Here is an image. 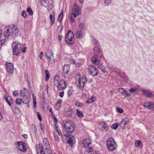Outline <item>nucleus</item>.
I'll use <instances>...</instances> for the list:
<instances>
[{
	"label": "nucleus",
	"instance_id": "nucleus-62",
	"mask_svg": "<svg viewBox=\"0 0 154 154\" xmlns=\"http://www.w3.org/2000/svg\"><path fill=\"white\" fill-rule=\"evenodd\" d=\"M43 52H41L39 55V57L41 59L43 57Z\"/></svg>",
	"mask_w": 154,
	"mask_h": 154
},
{
	"label": "nucleus",
	"instance_id": "nucleus-4",
	"mask_svg": "<svg viewBox=\"0 0 154 154\" xmlns=\"http://www.w3.org/2000/svg\"><path fill=\"white\" fill-rule=\"evenodd\" d=\"M63 127L66 131L68 133H69L74 131L75 125L72 122L68 121L64 124Z\"/></svg>",
	"mask_w": 154,
	"mask_h": 154
},
{
	"label": "nucleus",
	"instance_id": "nucleus-34",
	"mask_svg": "<svg viewBox=\"0 0 154 154\" xmlns=\"http://www.w3.org/2000/svg\"><path fill=\"white\" fill-rule=\"evenodd\" d=\"M23 102V99L19 98H17L16 100V103L18 105H20Z\"/></svg>",
	"mask_w": 154,
	"mask_h": 154
},
{
	"label": "nucleus",
	"instance_id": "nucleus-27",
	"mask_svg": "<svg viewBox=\"0 0 154 154\" xmlns=\"http://www.w3.org/2000/svg\"><path fill=\"white\" fill-rule=\"evenodd\" d=\"M95 100V97L92 96L91 98L89 99L88 100L86 101V103H91L94 101Z\"/></svg>",
	"mask_w": 154,
	"mask_h": 154
},
{
	"label": "nucleus",
	"instance_id": "nucleus-6",
	"mask_svg": "<svg viewBox=\"0 0 154 154\" xmlns=\"http://www.w3.org/2000/svg\"><path fill=\"white\" fill-rule=\"evenodd\" d=\"M106 144L109 150L112 151L116 149V145L113 138H109L106 141Z\"/></svg>",
	"mask_w": 154,
	"mask_h": 154
},
{
	"label": "nucleus",
	"instance_id": "nucleus-7",
	"mask_svg": "<svg viewBox=\"0 0 154 154\" xmlns=\"http://www.w3.org/2000/svg\"><path fill=\"white\" fill-rule=\"evenodd\" d=\"M75 38L73 32L70 30H68L66 36L65 37V41L69 44H73L74 42Z\"/></svg>",
	"mask_w": 154,
	"mask_h": 154
},
{
	"label": "nucleus",
	"instance_id": "nucleus-54",
	"mask_svg": "<svg viewBox=\"0 0 154 154\" xmlns=\"http://www.w3.org/2000/svg\"><path fill=\"white\" fill-rule=\"evenodd\" d=\"M40 126L41 128L42 131H43L44 130V125L42 124H40Z\"/></svg>",
	"mask_w": 154,
	"mask_h": 154
},
{
	"label": "nucleus",
	"instance_id": "nucleus-28",
	"mask_svg": "<svg viewBox=\"0 0 154 154\" xmlns=\"http://www.w3.org/2000/svg\"><path fill=\"white\" fill-rule=\"evenodd\" d=\"M36 148H38V149H39L40 153H41L44 151L43 146L42 143H39V145H36Z\"/></svg>",
	"mask_w": 154,
	"mask_h": 154
},
{
	"label": "nucleus",
	"instance_id": "nucleus-44",
	"mask_svg": "<svg viewBox=\"0 0 154 154\" xmlns=\"http://www.w3.org/2000/svg\"><path fill=\"white\" fill-rule=\"evenodd\" d=\"M92 42L94 44L98 45V42L94 38L92 39Z\"/></svg>",
	"mask_w": 154,
	"mask_h": 154
},
{
	"label": "nucleus",
	"instance_id": "nucleus-43",
	"mask_svg": "<svg viewBox=\"0 0 154 154\" xmlns=\"http://www.w3.org/2000/svg\"><path fill=\"white\" fill-rule=\"evenodd\" d=\"M105 4L106 6H108L112 2L111 0H105Z\"/></svg>",
	"mask_w": 154,
	"mask_h": 154
},
{
	"label": "nucleus",
	"instance_id": "nucleus-64",
	"mask_svg": "<svg viewBox=\"0 0 154 154\" xmlns=\"http://www.w3.org/2000/svg\"><path fill=\"white\" fill-rule=\"evenodd\" d=\"M32 98H33V101H36V98L35 96H34V94H32Z\"/></svg>",
	"mask_w": 154,
	"mask_h": 154
},
{
	"label": "nucleus",
	"instance_id": "nucleus-55",
	"mask_svg": "<svg viewBox=\"0 0 154 154\" xmlns=\"http://www.w3.org/2000/svg\"><path fill=\"white\" fill-rule=\"evenodd\" d=\"M54 139L56 141H59L60 139L58 136H56L55 135H54Z\"/></svg>",
	"mask_w": 154,
	"mask_h": 154
},
{
	"label": "nucleus",
	"instance_id": "nucleus-12",
	"mask_svg": "<svg viewBox=\"0 0 154 154\" xmlns=\"http://www.w3.org/2000/svg\"><path fill=\"white\" fill-rule=\"evenodd\" d=\"M7 71L9 74H11L14 72V67L11 63H7L6 64Z\"/></svg>",
	"mask_w": 154,
	"mask_h": 154
},
{
	"label": "nucleus",
	"instance_id": "nucleus-40",
	"mask_svg": "<svg viewBox=\"0 0 154 154\" xmlns=\"http://www.w3.org/2000/svg\"><path fill=\"white\" fill-rule=\"evenodd\" d=\"M67 143L69 144H72L73 142V140L72 137H69L67 138Z\"/></svg>",
	"mask_w": 154,
	"mask_h": 154
},
{
	"label": "nucleus",
	"instance_id": "nucleus-46",
	"mask_svg": "<svg viewBox=\"0 0 154 154\" xmlns=\"http://www.w3.org/2000/svg\"><path fill=\"white\" fill-rule=\"evenodd\" d=\"M93 148L92 147H90L89 148L87 149L86 150V151L88 153H89L90 152H91L93 150Z\"/></svg>",
	"mask_w": 154,
	"mask_h": 154
},
{
	"label": "nucleus",
	"instance_id": "nucleus-49",
	"mask_svg": "<svg viewBox=\"0 0 154 154\" xmlns=\"http://www.w3.org/2000/svg\"><path fill=\"white\" fill-rule=\"evenodd\" d=\"M62 103V100H59L56 104H58V108H59L61 105V103Z\"/></svg>",
	"mask_w": 154,
	"mask_h": 154
},
{
	"label": "nucleus",
	"instance_id": "nucleus-35",
	"mask_svg": "<svg viewBox=\"0 0 154 154\" xmlns=\"http://www.w3.org/2000/svg\"><path fill=\"white\" fill-rule=\"evenodd\" d=\"M98 67L103 72L105 73L106 72L105 68L102 65H99Z\"/></svg>",
	"mask_w": 154,
	"mask_h": 154
},
{
	"label": "nucleus",
	"instance_id": "nucleus-58",
	"mask_svg": "<svg viewBox=\"0 0 154 154\" xmlns=\"http://www.w3.org/2000/svg\"><path fill=\"white\" fill-rule=\"evenodd\" d=\"M53 120L54 121L55 123H57V118L54 116H53Z\"/></svg>",
	"mask_w": 154,
	"mask_h": 154
},
{
	"label": "nucleus",
	"instance_id": "nucleus-26",
	"mask_svg": "<svg viewBox=\"0 0 154 154\" xmlns=\"http://www.w3.org/2000/svg\"><path fill=\"white\" fill-rule=\"evenodd\" d=\"M54 77H55L54 78V84L55 85H56L59 83V76L57 75H55Z\"/></svg>",
	"mask_w": 154,
	"mask_h": 154
},
{
	"label": "nucleus",
	"instance_id": "nucleus-2",
	"mask_svg": "<svg viewBox=\"0 0 154 154\" xmlns=\"http://www.w3.org/2000/svg\"><path fill=\"white\" fill-rule=\"evenodd\" d=\"M72 10V11L71 14L70 19L72 22H75L74 18L79 15L81 12V9L79 5L75 4Z\"/></svg>",
	"mask_w": 154,
	"mask_h": 154
},
{
	"label": "nucleus",
	"instance_id": "nucleus-50",
	"mask_svg": "<svg viewBox=\"0 0 154 154\" xmlns=\"http://www.w3.org/2000/svg\"><path fill=\"white\" fill-rule=\"evenodd\" d=\"M44 144H45V146H46V148L45 149V150H46L47 151L48 150H49L48 147L49 146L48 143V142L47 143H45Z\"/></svg>",
	"mask_w": 154,
	"mask_h": 154
},
{
	"label": "nucleus",
	"instance_id": "nucleus-47",
	"mask_svg": "<svg viewBox=\"0 0 154 154\" xmlns=\"http://www.w3.org/2000/svg\"><path fill=\"white\" fill-rule=\"evenodd\" d=\"M21 15L24 17L26 18V11H23L21 13Z\"/></svg>",
	"mask_w": 154,
	"mask_h": 154
},
{
	"label": "nucleus",
	"instance_id": "nucleus-52",
	"mask_svg": "<svg viewBox=\"0 0 154 154\" xmlns=\"http://www.w3.org/2000/svg\"><path fill=\"white\" fill-rule=\"evenodd\" d=\"M73 91L71 90H69L68 91V95L69 96H70L72 93Z\"/></svg>",
	"mask_w": 154,
	"mask_h": 154
},
{
	"label": "nucleus",
	"instance_id": "nucleus-1",
	"mask_svg": "<svg viewBox=\"0 0 154 154\" xmlns=\"http://www.w3.org/2000/svg\"><path fill=\"white\" fill-rule=\"evenodd\" d=\"M18 31L17 26L14 25H10L6 26L4 29V35L6 38L9 39H12L17 36Z\"/></svg>",
	"mask_w": 154,
	"mask_h": 154
},
{
	"label": "nucleus",
	"instance_id": "nucleus-24",
	"mask_svg": "<svg viewBox=\"0 0 154 154\" xmlns=\"http://www.w3.org/2000/svg\"><path fill=\"white\" fill-rule=\"evenodd\" d=\"M91 60L94 64L98 65L99 64V61L95 57H92L91 59Z\"/></svg>",
	"mask_w": 154,
	"mask_h": 154
},
{
	"label": "nucleus",
	"instance_id": "nucleus-30",
	"mask_svg": "<svg viewBox=\"0 0 154 154\" xmlns=\"http://www.w3.org/2000/svg\"><path fill=\"white\" fill-rule=\"evenodd\" d=\"M135 145L136 147H139L140 148H142V144L141 141L138 140L135 143Z\"/></svg>",
	"mask_w": 154,
	"mask_h": 154
},
{
	"label": "nucleus",
	"instance_id": "nucleus-63",
	"mask_svg": "<svg viewBox=\"0 0 154 154\" xmlns=\"http://www.w3.org/2000/svg\"><path fill=\"white\" fill-rule=\"evenodd\" d=\"M55 127L57 131L60 130V128L59 127L57 126V125L56 124H55Z\"/></svg>",
	"mask_w": 154,
	"mask_h": 154
},
{
	"label": "nucleus",
	"instance_id": "nucleus-51",
	"mask_svg": "<svg viewBox=\"0 0 154 154\" xmlns=\"http://www.w3.org/2000/svg\"><path fill=\"white\" fill-rule=\"evenodd\" d=\"M14 96L16 97L18 95V93L17 91H14L13 93Z\"/></svg>",
	"mask_w": 154,
	"mask_h": 154
},
{
	"label": "nucleus",
	"instance_id": "nucleus-10",
	"mask_svg": "<svg viewBox=\"0 0 154 154\" xmlns=\"http://www.w3.org/2000/svg\"><path fill=\"white\" fill-rule=\"evenodd\" d=\"M52 0H41V4L42 6L47 8H51L52 7Z\"/></svg>",
	"mask_w": 154,
	"mask_h": 154
},
{
	"label": "nucleus",
	"instance_id": "nucleus-59",
	"mask_svg": "<svg viewBox=\"0 0 154 154\" xmlns=\"http://www.w3.org/2000/svg\"><path fill=\"white\" fill-rule=\"evenodd\" d=\"M47 150H44L43 152H42L41 153H40V154H47ZM37 153L38 154V152H37Z\"/></svg>",
	"mask_w": 154,
	"mask_h": 154
},
{
	"label": "nucleus",
	"instance_id": "nucleus-31",
	"mask_svg": "<svg viewBox=\"0 0 154 154\" xmlns=\"http://www.w3.org/2000/svg\"><path fill=\"white\" fill-rule=\"evenodd\" d=\"M77 115L80 118H82L83 116V114L82 112L79 109H77L76 112Z\"/></svg>",
	"mask_w": 154,
	"mask_h": 154
},
{
	"label": "nucleus",
	"instance_id": "nucleus-19",
	"mask_svg": "<svg viewBox=\"0 0 154 154\" xmlns=\"http://www.w3.org/2000/svg\"><path fill=\"white\" fill-rule=\"evenodd\" d=\"M4 98L9 106H11L13 103V100L10 96L5 97Z\"/></svg>",
	"mask_w": 154,
	"mask_h": 154
},
{
	"label": "nucleus",
	"instance_id": "nucleus-29",
	"mask_svg": "<svg viewBox=\"0 0 154 154\" xmlns=\"http://www.w3.org/2000/svg\"><path fill=\"white\" fill-rule=\"evenodd\" d=\"M45 80L46 81H48L50 77V74L49 72L47 69L45 70Z\"/></svg>",
	"mask_w": 154,
	"mask_h": 154
},
{
	"label": "nucleus",
	"instance_id": "nucleus-60",
	"mask_svg": "<svg viewBox=\"0 0 154 154\" xmlns=\"http://www.w3.org/2000/svg\"><path fill=\"white\" fill-rule=\"evenodd\" d=\"M112 66H110V65L109 64L107 66V67L110 70H113V68L112 67Z\"/></svg>",
	"mask_w": 154,
	"mask_h": 154
},
{
	"label": "nucleus",
	"instance_id": "nucleus-20",
	"mask_svg": "<svg viewBox=\"0 0 154 154\" xmlns=\"http://www.w3.org/2000/svg\"><path fill=\"white\" fill-rule=\"evenodd\" d=\"M143 106L149 109H151L152 108L154 109V103H145L143 105Z\"/></svg>",
	"mask_w": 154,
	"mask_h": 154
},
{
	"label": "nucleus",
	"instance_id": "nucleus-3",
	"mask_svg": "<svg viewBox=\"0 0 154 154\" xmlns=\"http://www.w3.org/2000/svg\"><path fill=\"white\" fill-rule=\"evenodd\" d=\"M20 97L23 98V103L25 104L29 103L30 100V96L29 91L27 89L24 88L21 91Z\"/></svg>",
	"mask_w": 154,
	"mask_h": 154
},
{
	"label": "nucleus",
	"instance_id": "nucleus-38",
	"mask_svg": "<svg viewBox=\"0 0 154 154\" xmlns=\"http://www.w3.org/2000/svg\"><path fill=\"white\" fill-rule=\"evenodd\" d=\"M27 11L28 12L29 14V15L31 16L32 15L33 13V11L30 7H28L27 8Z\"/></svg>",
	"mask_w": 154,
	"mask_h": 154
},
{
	"label": "nucleus",
	"instance_id": "nucleus-39",
	"mask_svg": "<svg viewBox=\"0 0 154 154\" xmlns=\"http://www.w3.org/2000/svg\"><path fill=\"white\" fill-rule=\"evenodd\" d=\"M75 105L77 107H80L83 105V103L79 102H76L75 103Z\"/></svg>",
	"mask_w": 154,
	"mask_h": 154
},
{
	"label": "nucleus",
	"instance_id": "nucleus-57",
	"mask_svg": "<svg viewBox=\"0 0 154 154\" xmlns=\"http://www.w3.org/2000/svg\"><path fill=\"white\" fill-rule=\"evenodd\" d=\"M64 92L62 91L59 93V95L61 97H62L64 95Z\"/></svg>",
	"mask_w": 154,
	"mask_h": 154
},
{
	"label": "nucleus",
	"instance_id": "nucleus-56",
	"mask_svg": "<svg viewBox=\"0 0 154 154\" xmlns=\"http://www.w3.org/2000/svg\"><path fill=\"white\" fill-rule=\"evenodd\" d=\"M48 142V140L47 138H45L43 139V143L44 144L45 143H47Z\"/></svg>",
	"mask_w": 154,
	"mask_h": 154
},
{
	"label": "nucleus",
	"instance_id": "nucleus-15",
	"mask_svg": "<svg viewBox=\"0 0 154 154\" xmlns=\"http://www.w3.org/2000/svg\"><path fill=\"white\" fill-rule=\"evenodd\" d=\"M46 55L49 62L51 61L52 60L54 61L53 54L51 51H48V52L46 53Z\"/></svg>",
	"mask_w": 154,
	"mask_h": 154
},
{
	"label": "nucleus",
	"instance_id": "nucleus-21",
	"mask_svg": "<svg viewBox=\"0 0 154 154\" xmlns=\"http://www.w3.org/2000/svg\"><path fill=\"white\" fill-rule=\"evenodd\" d=\"M12 47L13 48L12 49L13 54L16 55H18L20 51V49H17L15 46H13V45H12Z\"/></svg>",
	"mask_w": 154,
	"mask_h": 154
},
{
	"label": "nucleus",
	"instance_id": "nucleus-16",
	"mask_svg": "<svg viewBox=\"0 0 154 154\" xmlns=\"http://www.w3.org/2000/svg\"><path fill=\"white\" fill-rule=\"evenodd\" d=\"M66 86L65 81L62 80L59 82L58 85V88L59 90H63L66 88Z\"/></svg>",
	"mask_w": 154,
	"mask_h": 154
},
{
	"label": "nucleus",
	"instance_id": "nucleus-41",
	"mask_svg": "<svg viewBox=\"0 0 154 154\" xmlns=\"http://www.w3.org/2000/svg\"><path fill=\"white\" fill-rule=\"evenodd\" d=\"M63 13L62 12H61L59 14V15L58 16V20L60 22V21H61L63 17Z\"/></svg>",
	"mask_w": 154,
	"mask_h": 154
},
{
	"label": "nucleus",
	"instance_id": "nucleus-36",
	"mask_svg": "<svg viewBox=\"0 0 154 154\" xmlns=\"http://www.w3.org/2000/svg\"><path fill=\"white\" fill-rule=\"evenodd\" d=\"M50 24L51 25H52L54 23V17H53V15L50 14Z\"/></svg>",
	"mask_w": 154,
	"mask_h": 154
},
{
	"label": "nucleus",
	"instance_id": "nucleus-11",
	"mask_svg": "<svg viewBox=\"0 0 154 154\" xmlns=\"http://www.w3.org/2000/svg\"><path fill=\"white\" fill-rule=\"evenodd\" d=\"M143 94L147 97L152 98L154 97V91H151L148 90H142Z\"/></svg>",
	"mask_w": 154,
	"mask_h": 154
},
{
	"label": "nucleus",
	"instance_id": "nucleus-48",
	"mask_svg": "<svg viewBox=\"0 0 154 154\" xmlns=\"http://www.w3.org/2000/svg\"><path fill=\"white\" fill-rule=\"evenodd\" d=\"M37 115L38 116V119L40 121H42V118H41V117L40 115V113L39 112H38L37 113Z\"/></svg>",
	"mask_w": 154,
	"mask_h": 154
},
{
	"label": "nucleus",
	"instance_id": "nucleus-13",
	"mask_svg": "<svg viewBox=\"0 0 154 154\" xmlns=\"http://www.w3.org/2000/svg\"><path fill=\"white\" fill-rule=\"evenodd\" d=\"M94 53L97 57L101 56L102 53L100 50V47L98 45L96 46L94 48Z\"/></svg>",
	"mask_w": 154,
	"mask_h": 154
},
{
	"label": "nucleus",
	"instance_id": "nucleus-9",
	"mask_svg": "<svg viewBox=\"0 0 154 154\" xmlns=\"http://www.w3.org/2000/svg\"><path fill=\"white\" fill-rule=\"evenodd\" d=\"M15 145L17 149L21 151L25 152L26 151V144L23 142L21 141L17 142L16 143Z\"/></svg>",
	"mask_w": 154,
	"mask_h": 154
},
{
	"label": "nucleus",
	"instance_id": "nucleus-25",
	"mask_svg": "<svg viewBox=\"0 0 154 154\" xmlns=\"http://www.w3.org/2000/svg\"><path fill=\"white\" fill-rule=\"evenodd\" d=\"M63 75L65 78H68L71 75V72L69 70H67V71L66 70V71H63Z\"/></svg>",
	"mask_w": 154,
	"mask_h": 154
},
{
	"label": "nucleus",
	"instance_id": "nucleus-33",
	"mask_svg": "<svg viewBox=\"0 0 154 154\" xmlns=\"http://www.w3.org/2000/svg\"><path fill=\"white\" fill-rule=\"evenodd\" d=\"M119 123H114L112 124L111 126V128L114 130H116L118 128V126L119 125Z\"/></svg>",
	"mask_w": 154,
	"mask_h": 154
},
{
	"label": "nucleus",
	"instance_id": "nucleus-8",
	"mask_svg": "<svg viewBox=\"0 0 154 154\" xmlns=\"http://www.w3.org/2000/svg\"><path fill=\"white\" fill-rule=\"evenodd\" d=\"M88 70L90 74L93 76L97 75L99 74L98 69L92 65L88 66Z\"/></svg>",
	"mask_w": 154,
	"mask_h": 154
},
{
	"label": "nucleus",
	"instance_id": "nucleus-14",
	"mask_svg": "<svg viewBox=\"0 0 154 154\" xmlns=\"http://www.w3.org/2000/svg\"><path fill=\"white\" fill-rule=\"evenodd\" d=\"M129 119L127 118H125L122 120L119 124L120 127L121 128L123 129H125V125L129 122Z\"/></svg>",
	"mask_w": 154,
	"mask_h": 154
},
{
	"label": "nucleus",
	"instance_id": "nucleus-23",
	"mask_svg": "<svg viewBox=\"0 0 154 154\" xmlns=\"http://www.w3.org/2000/svg\"><path fill=\"white\" fill-rule=\"evenodd\" d=\"M118 90L119 91L121 92L123 94L126 96H129L130 95L128 93L127 91L122 88H119Z\"/></svg>",
	"mask_w": 154,
	"mask_h": 154
},
{
	"label": "nucleus",
	"instance_id": "nucleus-32",
	"mask_svg": "<svg viewBox=\"0 0 154 154\" xmlns=\"http://www.w3.org/2000/svg\"><path fill=\"white\" fill-rule=\"evenodd\" d=\"M79 27L81 29H85L86 28V26L85 23L83 22H80L79 25Z\"/></svg>",
	"mask_w": 154,
	"mask_h": 154
},
{
	"label": "nucleus",
	"instance_id": "nucleus-5",
	"mask_svg": "<svg viewBox=\"0 0 154 154\" xmlns=\"http://www.w3.org/2000/svg\"><path fill=\"white\" fill-rule=\"evenodd\" d=\"M87 81V79L84 76H83L82 78L79 76L78 78H76V84L80 89L83 88Z\"/></svg>",
	"mask_w": 154,
	"mask_h": 154
},
{
	"label": "nucleus",
	"instance_id": "nucleus-53",
	"mask_svg": "<svg viewBox=\"0 0 154 154\" xmlns=\"http://www.w3.org/2000/svg\"><path fill=\"white\" fill-rule=\"evenodd\" d=\"M136 90V89L135 88H131L129 89V91L131 93H132L135 91Z\"/></svg>",
	"mask_w": 154,
	"mask_h": 154
},
{
	"label": "nucleus",
	"instance_id": "nucleus-42",
	"mask_svg": "<svg viewBox=\"0 0 154 154\" xmlns=\"http://www.w3.org/2000/svg\"><path fill=\"white\" fill-rule=\"evenodd\" d=\"M116 111L120 113H122L123 112V110L121 108L119 107H118L116 108Z\"/></svg>",
	"mask_w": 154,
	"mask_h": 154
},
{
	"label": "nucleus",
	"instance_id": "nucleus-37",
	"mask_svg": "<svg viewBox=\"0 0 154 154\" xmlns=\"http://www.w3.org/2000/svg\"><path fill=\"white\" fill-rule=\"evenodd\" d=\"M70 69V66L68 64L65 65L63 67V71H66L67 70H69Z\"/></svg>",
	"mask_w": 154,
	"mask_h": 154
},
{
	"label": "nucleus",
	"instance_id": "nucleus-45",
	"mask_svg": "<svg viewBox=\"0 0 154 154\" xmlns=\"http://www.w3.org/2000/svg\"><path fill=\"white\" fill-rule=\"evenodd\" d=\"M102 123H103V125L102 127L105 130V131H107L108 128V126H107V125L105 124L104 122H103Z\"/></svg>",
	"mask_w": 154,
	"mask_h": 154
},
{
	"label": "nucleus",
	"instance_id": "nucleus-61",
	"mask_svg": "<svg viewBox=\"0 0 154 154\" xmlns=\"http://www.w3.org/2000/svg\"><path fill=\"white\" fill-rule=\"evenodd\" d=\"M70 62L72 64H74L75 63V60L73 59L70 60Z\"/></svg>",
	"mask_w": 154,
	"mask_h": 154
},
{
	"label": "nucleus",
	"instance_id": "nucleus-17",
	"mask_svg": "<svg viewBox=\"0 0 154 154\" xmlns=\"http://www.w3.org/2000/svg\"><path fill=\"white\" fill-rule=\"evenodd\" d=\"M82 143L85 148H87L91 143V141L89 138L85 139L82 141Z\"/></svg>",
	"mask_w": 154,
	"mask_h": 154
},
{
	"label": "nucleus",
	"instance_id": "nucleus-18",
	"mask_svg": "<svg viewBox=\"0 0 154 154\" xmlns=\"http://www.w3.org/2000/svg\"><path fill=\"white\" fill-rule=\"evenodd\" d=\"M12 45L13 46H15L17 49H20V51L21 49L23 48V45L19 42L15 41L14 42Z\"/></svg>",
	"mask_w": 154,
	"mask_h": 154
},
{
	"label": "nucleus",
	"instance_id": "nucleus-22",
	"mask_svg": "<svg viewBox=\"0 0 154 154\" xmlns=\"http://www.w3.org/2000/svg\"><path fill=\"white\" fill-rule=\"evenodd\" d=\"M76 35L78 38H82L84 37V35L82 31L78 30L77 31Z\"/></svg>",
	"mask_w": 154,
	"mask_h": 154
}]
</instances>
